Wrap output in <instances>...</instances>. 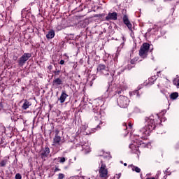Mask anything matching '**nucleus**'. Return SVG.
Segmentation results:
<instances>
[{
	"instance_id": "obj_10",
	"label": "nucleus",
	"mask_w": 179,
	"mask_h": 179,
	"mask_svg": "<svg viewBox=\"0 0 179 179\" xmlns=\"http://www.w3.org/2000/svg\"><path fill=\"white\" fill-rule=\"evenodd\" d=\"M106 20H117V13H109L106 17Z\"/></svg>"
},
{
	"instance_id": "obj_30",
	"label": "nucleus",
	"mask_w": 179,
	"mask_h": 179,
	"mask_svg": "<svg viewBox=\"0 0 179 179\" xmlns=\"http://www.w3.org/2000/svg\"><path fill=\"white\" fill-rule=\"evenodd\" d=\"M147 179H155V178H148Z\"/></svg>"
},
{
	"instance_id": "obj_27",
	"label": "nucleus",
	"mask_w": 179,
	"mask_h": 179,
	"mask_svg": "<svg viewBox=\"0 0 179 179\" xmlns=\"http://www.w3.org/2000/svg\"><path fill=\"white\" fill-rule=\"evenodd\" d=\"M129 128H132V124L131 123L129 124Z\"/></svg>"
},
{
	"instance_id": "obj_26",
	"label": "nucleus",
	"mask_w": 179,
	"mask_h": 179,
	"mask_svg": "<svg viewBox=\"0 0 179 179\" xmlns=\"http://www.w3.org/2000/svg\"><path fill=\"white\" fill-rule=\"evenodd\" d=\"M131 64H132V65H134V60H131Z\"/></svg>"
},
{
	"instance_id": "obj_14",
	"label": "nucleus",
	"mask_w": 179,
	"mask_h": 179,
	"mask_svg": "<svg viewBox=\"0 0 179 179\" xmlns=\"http://www.w3.org/2000/svg\"><path fill=\"white\" fill-rule=\"evenodd\" d=\"M129 168H131L132 171H136V173H139L141 171V169L138 166H135L133 164L129 165Z\"/></svg>"
},
{
	"instance_id": "obj_15",
	"label": "nucleus",
	"mask_w": 179,
	"mask_h": 179,
	"mask_svg": "<svg viewBox=\"0 0 179 179\" xmlns=\"http://www.w3.org/2000/svg\"><path fill=\"white\" fill-rule=\"evenodd\" d=\"M178 98V92H173L170 95V99L171 100H176Z\"/></svg>"
},
{
	"instance_id": "obj_7",
	"label": "nucleus",
	"mask_w": 179,
	"mask_h": 179,
	"mask_svg": "<svg viewBox=\"0 0 179 179\" xmlns=\"http://www.w3.org/2000/svg\"><path fill=\"white\" fill-rule=\"evenodd\" d=\"M48 155H50V148L48 147L43 148L40 152V155L43 160H45V158L48 157Z\"/></svg>"
},
{
	"instance_id": "obj_33",
	"label": "nucleus",
	"mask_w": 179,
	"mask_h": 179,
	"mask_svg": "<svg viewBox=\"0 0 179 179\" xmlns=\"http://www.w3.org/2000/svg\"><path fill=\"white\" fill-rule=\"evenodd\" d=\"M157 73H160V72H157Z\"/></svg>"
},
{
	"instance_id": "obj_19",
	"label": "nucleus",
	"mask_w": 179,
	"mask_h": 179,
	"mask_svg": "<svg viewBox=\"0 0 179 179\" xmlns=\"http://www.w3.org/2000/svg\"><path fill=\"white\" fill-rule=\"evenodd\" d=\"M58 159L59 160L60 163H65L66 159L65 157H59Z\"/></svg>"
},
{
	"instance_id": "obj_13",
	"label": "nucleus",
	"mask_w": 179,
	"mask_h": 179,
	"mask_svg": "<svg viewBox=\"0 0 179 179\" xmlns=\"http://www.w3.org/2000/svg\"><path fill=\"white\" fill-rule=\"evenodd\" d=\"M55 36V32L54 31V30H50L46 34V38H48V39L54 38Z\"/></svg>"
},
{
	"instance_id": "obj_29",
	"label": "nucleus",
	"mask_w": 179,
	"mask_h": 179,
	"mask_svg": "<svg viewBox=\"0 0 179 179\" xmlns=\"http://www.w3.org/2000/svg\"><path fill=\"white\" fill-rule=\"evenodd\" d=\"M123 41H125V37L122 36Z\"/></svg>"
},
{
	"instance_id": "obj_5",
	"label": "nucleus",
	"mask_w": 179,
	"mask_h": 179,
	"mask_svg": "<svg viewBox=\"0 0 179 179\" xmlns=\"http://www.w3.org/2000/svg\"><path fill=\"white\" fill-rule=\"evenodd\" d=\"M96 71L98 73H100L101 75L107 76V75H109L110 73L108 67H107L104 64H99L97 66Z\"/></svg>"
},
{
	"instance_id": "obj_25",
	"label": "nucleus",
	"mask_w": 179,
	"mask_h": 179,
	"mask_svg": "<svg viewBox=\"0 0 179 179\" xmlns=\"http://www.w3.org/2000/svg\"><path fill=\"white\" fill-rule=\"evenodd\" d=\"M94 117H100V113H95Z\"/></svg>"
},
{
	"instance_id": "obj_23",
	"label": "nucleus",
	"mask_w": 179,
	"mask_h": 179,
	"mask_svg": "<svg viewBox=\"0 0 179 179\" xmlns=\"http://www.w3.org/2000/svg\"><path fill=\"white\" fill-rule=\"evenodd\" d=\"M59 64H60V65H64L65 64V61L61 60Z\"/></svg>"
},
{
	"instance_id": "obj_4",
	"label": "nucleus",
	"mask_w": 179,
	"mask_h": 179,
	"mask_svg": "<svg viewBox=\"0 0 179 179\" xmlns=\"http://www.w3.org/2000/svg\"><path fill=\"white\" fill-rule=\"evenodd\" d=\"M149 48H150V45L149 43H143L139 50L140 57H143V58H145V57L148 55V52H149Z\"/></svg>"
},
{
	"instance_id": "obj_11",
	"label": "nucleus",
	"mask_w": 179,
	"mask_h": 179,
	"mask_svg": "<svg viewBox=\"0 0 179 179\" xmlns=\"http://www.w3.org/2000/svg\"><path fill=\"white\" fill-rule=\"evenodd\" d=\"M68 97V94H66V92H62L60 97L58 99V100L60 101V103L62 104L63 103H65V100H66V98Z\"/></svg>"
},
{
	"instance_id": "obj_3",
	"label": "nucleus",
	"mask_w": 179,
	"mask_h": 179,
	"mask_svg": "<svg viewBox=\"0 0 179 179\" xmlns=\"http://www.w3.org/2000/svg\"><path fill=\"white\" fill-rule=\"evenodd\" d=\"M117 104L122 108H127L129 104V99L127 96H120L117 98Z\"/></svg>"
},
{
	"instance_id": "obj_16",
	"label": "nucleus",
	"mask_w": 179,
	"mask_h": 179,
	"mask_svg": "<svg viewBox=\"0 0 179 179\" xmlns=\"http://www.w3.org/2000/svg\"><path fill=\"white\" fill-rule=\"evenodd\" d=\"M83 152H84L85 155H87V153L90 152V147L86 145L83 146Z\"/></svg>"
},
{
	"instance_id": "obj_32",
	"label": "nucleus",
	"mask_w": 179,
	"mask_h": 179,
	"mask_svg": "<svg viewBox=\"0 0 179 179\" xmlns=\"http://www.w3.org/2000/svg\"><path fill=\"white\" fill-rule=\"evenodd\" d=\"M151 79H153V77H151Z\"/></svg>"
},
{
	"instance_id": "obj_6",
	"label": "nucleus",
	"mask_w": 179,
	"mask_h": 179,
	"mask_svg": "<svg viewBox=\"0 0 179 179\" xmlns=\"http://www.w3.org/2000/svg\"><path fill=\"white\" fill-rule=\"evenodd\" d=\"M29 58H31V54L24 53V55L18 60V65H20V66H23V65L26 64V62L29 61Z\"/></svg>"
},
{
	"instance_id": "obj_22",
	"label": "nucleus",
	"mask_w": 179,
	"mask_h": 179,
	"mask_svg": "<svg viewBox=\"0 0 179 179\" xmlns=\"http://www.w3.org/2000/svg\"><path fill=\"white\" fill-rule=\"evenodd\" d=\"M13 59L14 61H17V56L14 55V56L13 57Z\"/></svg>"
},
{
	"instance_id": "obj_2",
	"label": "nucleus",
	"mask_w": 179,
	"mask_h": 179,
	"mask_svg": "<svg viewBox=\"0 0 179 179\" xmlns=\"http://www.w3.org/2000/svg\"><path fill=\"white\" fill-rule=\"evenodd\" d=\"M99 169L100 178L107 179L108 177H110V175H108V169H107V166L106 164L103 163V161H101Z\"/></svg>"
},
{
	"instance_id": "obj_12",
	"label": "nucleus",
	"mask_w": 179,
	"mask_h": 179,
	"mask_svg": "<svg viewBox=\"0 0 179 179\" xmlns=\"http://www.w3.org/2000/svg\"><path fill=\"white\" fill-rule=\"evenodd\" d=\"M30 106H31V102H29L27 101V99H25L24 100V103L22 106V110H27Z\"/></svg>"
},
{
	"instance_id": "obj_18",
	"label": "nucleus",
	"mask_w": 179,
	"mask_h": 179,
	"mask_svg": "<svg viewBox=\"0 0 179 179\" xmlns=\"http://www.w3.org/2000/svg\"><path fill=\"white\" fill-rule=\"evenodd\" d=\"M0 166L1 167H5V166H6V160H3L0 162Z\"/></svg>"
},
{
	"instance_id": "obj_28",
	"label": "nucleus",
	"mask_w": 179,
	"mask_h": 179,
	"mask_svg": "<svg viewBox=\"0 0 179 179\" xmlns=\"http://www.w3.org/2000/svg\"><path fill=\"white\" fill-rule=\"evenodd\" d=\"M49 69H52V66H49Z\"/></svg>"
},
{
	"instance_id": "obj_8",
	"label": "nucleus",
	"mask_w": 179,
	"mask_h": 179,
	"mask_svg": "<svg viewBox=\"0 0 179 179\" xmlns=\"http://www.w3.org/2000/svg\"><path fill=\"white\" fill-rule=\"evenodd\" d=\"M59 131L56 130V134L53 138V145L57 146V145H61V136L58 135Z\"/></svg>"
},
{
	"instance_id": "obj_21",
	"label": "nucleus",
	"mask_w": 179,
	"mask_h": 179,
	"mask_svg": "<svg viewBox=\"0 0 179 179\" xmlns=\"http://www.w3.org/2000/svg\"><path fill=\"white\" fill-rule=\"evenodd\" d=\"M15 179H22V175L20 173H16Z\"/></svg>"
},
{
	"instance_id": "obj_1",
	"label": "nucleus",
	"mask_w": 179,
	"mask_h": 179,
	"mask_svg": "<svg viewBox=\"0 0 179 179\" xmlns=\"http://www.w3.org/2000/svg\"><path fill=\"white\" fill-rule=\"evenodd\" d=\"M145 121V127L141 129L140 132H141L143 135H149V134L156 128V124H155V120L153 119L146 117Z\"/></svg>"
},
{
	"instance_id": "obj_31",
	"label": "nucleus",
	"mask_w": 179,
	"mask_h": 179,
	"mask_svg": "<svg viewBox=\"0 0 179 179\" xmlns=\"http://www.w3.org/2000/svg\"><path fill=\"white\" fill-rule=\"evenodd\" d=\"M124 166H127V163H124Z\"/></svg>"
},
{
	"instance_id": "obj_9",
	"label": "nucleus",
	"mask_w": 179,
	"mask_h": 179,
	"mask_svg": "<svg viewBox=\"0 0 179 179\" xmlns=\"http://www.w3.org/2000/svg\"><path fill=\"white\" fill-rule=\"evenodd\" d=\"M123 22L128 27L129 30H132V24L129 22V19L128 18V15H124L122 18Z\"/></svg>"
},
{
	"instance_id": "obj_20",
	"label": "nucleus",
	"mask_w": 179,
	"mask_h": 179,
	"mask_svg": "<svg viewBox=\"0 0 179 179\" xmlns=\"http://www.w3.org/2000/svg\"><path fill=\"white\" fill-rule=\"evenodd\" d=\"M65 178V175L64 173H59L57 179H64Z\"/></svg>"
},
{
	"instance_id": "obj_24",
	"label": "nucleus",
	"mask_w": 179,
	"mask_h": 179,
	"mask_svg": "<svg viewBox=\"0 0 179 179\" xmlns=\"http://www.w3.org/2000/svg\"><path fill=\"white\" fill-rule=\"evenodd\" d=\"M61 169H59L58 167H56L55 169V171H60Z\"/></svg>"
},
{
	"instance_id": "obj_17",
	"label": "nucleus",
	"mask_w": 179,
	"mask_h": 179,
	"mask_svg": "<svg viewBox=\"0 0 179 179\" xmlns=\"http://www.w3.org/2000/svg\"><path fill=\"white\" fill-rule=\"evenodd\" d=\"M53 85H62V80H61L60 78H56L53 80Z\"/></svg>"
}]
</instances>
